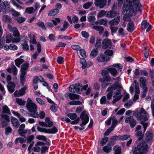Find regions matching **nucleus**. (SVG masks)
Returning <instances> with one entry per match:
<instances>
[{
	"instance_id": "44",
	"label": "nucleus",
	"mask_w": 154,
	"mask_h": 154,
	"mask_svg": "<svg viewBox=\"0 0 154 154\" xmlns=\"http://www.w3.org/2000/svg\"><path fill=\"white\" fill-rule=\"evenodd\" d=\"M45 122L47 125V127H51L53 125V123L51 121L49 117H47L45 119Z\"/></svg>"
},
{
	"instance_id": "38",
	"label": "nucleus",
	"mask_w": 154,
	"mask_h": 154,
	"mask_svg": "<svg viewBox=\"0 0 154 154\" xmlns=\"http://www.w3.org/2000/svg\"><path fill=\"white\" fill-rule=\"evenodd\" d=\"M29 66L28 63H25L23 64L21 66V72H24L26 73V70L28 69Z\"/></svg>"
},
{
	"instance_id": "61",
	"label": "nucleus",
	"mask_w": 154,
	"mask_h": 154,
	"mask_svg": "<svg viewBox=\"0 0 154 154\" xmlns=\"http://www.w3.org/2000/svg\"><path fill=\"white\" fill-rule=\"evenodd\" d=\"M36 25L41 28L42 29L45 30H46V27L43 22L39 21L36 23Z\"/></svg>"
},
{
	"instance_id": "18",
	"label": "nucleus",
	"mask_w": 154,
	"mask_h": 154,
	"mask_svg": "<svg viewBox=\"0 0 154 154\" xmlns=\"http://www.w3.org/2000/svg\"><path fill=\"white\" fill-rule=\"evenodd\" d=\"M115 80V84L112 85L110 87H112L113 85H114V87L115 89L116 90L117 87H120L121 83V79L119 76H118L116 78H113L112 79V81Z\"/></svg>"
},
{
	"instance_id": "63",
	"label": "nucleus",
	"mask_w": 154,
	"mask_h": 154,
	"mask_svg": "<svg viewBox=\"0 0 154 154\" xmlns=\"http://www.w3.org/2000/svg\"><path fill=\"white\" fill-rule=\"evenodd\" d=\"M51 21L55 26H56L60 22L61 20L60 18H56L54 19L51 20Z\"/></svg>"
},
{
	"instance_id": "11",
	"label": "nucleus",
	"mask_w": 154,
	"mask_h": 154,
	"mask_svg": "<svg viewBox=\"0 0 154 154\" xmlns=\"http://www.w3.org/2000/svg\"><path fill=\"white\" fill-rule=\"evenodd\" d=\"M140 83L141 88H143L145 92L147 91V88L146 87V82L145 77H141L140 78Z\"/></svg>"
},
{
	"instance_id": "41",
	"label": "nucleus",
	"mask_w": 154,
	"mask_h": 154,
	"mask_svg": "<svg viewBox=\"0 0 154 154\" xmlns=\"http://www.w3.org/2000/svg\"><path fill=\"white\" fill-rule=\"evenodd\" d=\"M103 150L105 152L109 153L111 151L112 147L110 145H107L103 148Z\"/></svg>"
},
{
	"instance_id": "37",
	"label": "nucleus",
	"mask_w": 154,
	"mask_h": 154,
	"mask_svg": "<svg viewBox=\"0 0 154 154\" xmlns=\"http://www.w3.org/2000/svg\"><path fill=\"white\" fill-rule=\"evenodd\" d=\"M70 99L71 100L75 99H79V96L75 94L69 93L68 95Z\"/></svg>"
},
{
	"instance_id": "56",
	"label": "nucleus",
	"mask_w": 154,
	"mask_h": 154,
	"mask_svg": "<svg viewBox=\"0 0 154 154\" xmlns=\"http://www.w3.org/2000/svg\"><path fill=\"white\" fill-rule=\"evenodd\" d=\"M58 130L55 127H54L51 129H48V133L55 134L57 132Z\"/></svg>"
},
{
	"instance_id": "24",
	"label": "nucleus",
	"mask_w": 154,
	"mask_h": 154,
	"mask_svg": "<svg viewBox=\"0 0 154 154\" xmlns=\"http://www.w3.org/2000/svg\"><path fill=\"white\" fill-rule=\"evenodd\" d=\"M102 75L104 77V78L106 83L110 81H112L111 77L105 71H103L102 73Z\"/></svg>"
},
{
	"instance_id": "3",
	"label": "nucleus",
	"mask_w": 154,
	"mask_h": 154,
	"mask_svg": "<svg viewBox=\"0 0 154 154\" xmlns=\"http://www.w3.org/2000/svg\"><path fill=\"white\" fill-rule=\"evenodd\" d=\"M26 106L27 109L30 112V116L34 118L38 117V114L37 111V106L32 102L30 98H28L27 100Z\"/></svg>"
},
{
	"instance_id": "20",
	"label": "nucleus",
	"mask_w": 154,
	"mask_h": 154,
	"mask_svg": "<svg viewBox=\"0 0 154 154\" xmlns=\"http://www.w3.org/2000/svg\"><path fill=\"white\" fill-rule=\"evenodd\" d=\"M91 25L92 26V28L93 29L99 32V34H101L103 32L104 29L102 26L95 25L93 23H91Z\"/></svg>"
},
{
	"instance_id": "58",
	"label": "nucleus",
	"mask_w": 154,
	"mask_h": 154,
	"mask_svg": "<svg viewBox=\"0 0 154 154\" xmlns=\"http://www.w3.org/2000/svg\"><path fill=\"white\" fill-rule=\"evenodd\" d=\"M69 104L72 105H80L82 104V102L79 101H72L69 102Z\"/></svg>"
},
{
	"instance_id": "60",
	"label": "nucleus",
	"mask_w": 154,
	"mask_h": 154,
	"mask_svg": "<svg viewBox=\"0 0 154 154\" xmlns=\"http://www.w3.org/2000/svg\"><path fill=\"white\" fill-rule=\"evenodd\" d=\"M131 137L130 135H124L120 137L119 140H127Z\"/></svg>"
},
{
	"instance_id": "49",
	"label": "nucleus",
	"mask_w": 154,
	"mask_h": 154,
	"mask_svg": "<svg viewBox=\"0 0 154 154\" xmlns=\"http://www.w3.org/2000/svg\"><path fill=\"white\" fill-rule=\"evenodd\" d=\"M26 140L25 138L24 139L21 137L18 138L15 140V143H20L22 144L25 143Z\"/></svg>"
},
{
	"instance_id": "50",
	"label": "nucleus",
	"mask_w": 154,
	"mask_h": 154,
	"mask_svg": "<svg viewBox=\"0 0 154 154\" xmlns=\"http://www.w3.org/2000/svg\"><path fill=\"white\" fill-rule=\"evenodd\" d=\"M104 54L106 56H112L113 54V51L111 49L107 50L104 51Z\"/></svg>"
},
{
	"instance_id": "53",
	"label": "nucleus",
	"mask_w": 154,
	"mask_h": 154,
	"mask_svg": "<svg viewBox=\"0 0 154 154\" xmlns=\"http://www.w3.org/2000/svg\"><path fill=\"white\" fill-rule=\"evenodd\" d=\"M115 150V154H121V147L115 146L114 147Z\"/></svg>"
},
{
	"instance_id": "28",
	"label": "nucleus",
	"mask_w": 154,
	"mask_h": 154,
	"mask_svg": "<svg viewBox=\"0 0 154 154\" xmlns=\"http://www.w3.org/2000/svg\"><path fill=\"white\" fill-rule=\"evenodd\" d=\"M59 10L57 8L53 9L51 10L48 14V16H54L59 12Z\"/></svg>"
},
{
	"instance_id": "36",
	"label": "nucleus",
	"mask_w": 154,
	"mask_h": 154,
	"mask_svg": "<svg viewBox=\"0 0 154 154\" xmlns=\"http://www.w3.org/2000/svg\"><path fill=\"white\" fill-rule=\"evenodd\" d=\"M29 38L30 39L29 42L31 44H37V42L35 40V36L33 35H32L30 34L29 35Z\"/></svg>"
},
{
	"instance_id": "9",
	"label": "nucleus",
	"mask_w": 154,
	"mask_h": 154,
	"mask_svg": "<svg viewBox=\"0 0 154 154\" xmlns=\"http://www.w3.org/2000/svg\"><path fill=\"white\" fill-rule=\"evenodd\" d=\"M125 122L126 123L128 124L131 128H134L137 123L136 120L132 116L126 118L125 119Z\"/></svg>"
},
{
	"instance_id": "39",
	"label": "nucleus",
	"mask_w": 154,
	"mask_h": 154,
	"mask_svg": "<svg viewBox=\"0 0 154 154\" xmlns=\"http://www.w3.org/2000/svg\"><path fill=\"white\" fill-rule=\"evenodd\" d=\"M25 12L29 14L34 13V8L32 7H27L26 9Z\"/></svg>"
},
{
	"instance_id": "7",
	"label": "nucleus",
	"mask_w": 154,
	"mask_h": 154,
	"mask_svg": "<svg viewBox=\"0 0 154 154\" xmlns=\"http://www.w3.org/2000/svg\"><path fill=\"white\" fill-rule=\"evenodd\" d=\"M0 120L1 121L2 127L4 128L7 126L10 122L9 117L5 114L1 115Z\"/></svg>"
},
{
	"instance_id": "19",
	"label": "nucleus",
	"mask_w": 154,
	"mask_h": 154,
	"mask_svg": "<svg viewBox=\"0 0 154 154\" xmlns=\"http://www.w3.org/2000/svg\"><path fill=\"white\" fill-rule=\"evenodd\" d=\"M120 17L118 16L109 22L110 26H113L117 25L120 22Z\"/></svg>"
},
{
	"instance_id": "14",
	"label": "nucleus",
	"mask_w": 154,
	"mask_h": 154,
	"mask_svg": "<svg viewBox=\"0 0 154 154\" xmlns=\"http://www.w3.org/2000/svg\"><path fill=\"white\" fill-rule=\"evenodd\" d=\"M141 28L143 29H146V32L149 31L152 28L151 26L147 22L146 20L143 21L141 24Z\"/></svg>"
},
{
	"instance_id": "29",
	"label": "nucleus",
	"mask_w": 154,
	"mask_h": 154,
	"mask_svg": "<svg viewBox=\"0 0 154 154\" xmlns=\"http://www.w3.org/2000/svg\"><path fill=\"white\" fill-rule=\"evenodd\" d=\"M107 71L113 76H115L118 74V72L114 67H111L107 69Z\"/></svg>"
},
{
	"instance_id": "5",
	"label": "nucleus",
	"mask_w": 154,
	"mask_h": 154,
	"mask_svg": "<svg viewBox=\"0 0 154 154\" xmlns=\"http://www.w3.org/2000/svg\"><path fill=\"white\" fill-rule=\"evenodd\" d=\"M80 118L82 121V123L80 124V127L79 128L81 130L85 128V125L89 121V118L88 115L86 112H82L80 116Z\"/></svg>"
},
{
	"instance_id": "48",
	"label": "nucleus",
	"mask_w": 154,
	"mask_h": 154,
	"mask_svg": "<svg viewBox=\"0 0 154 154\" xmlns=\"http://www.w3.org/2000/svg\"><path fill=\"white\" fill-rule=\"evenodd\" d=\"M80 63L82 64V68L85 69L87 67V64L85 59L84 58H81L80 59Z\"/></svg>"
},
{
	"instance_id": "10",
	"label": "nucleus",
	"mask_w": 154,
	"mask_h": 154,
	"mask_svg": "<svg viewBox=\"0 0 154 154\" xmlns=\"http://www.w3.org/2000/svg\"><path fill=\"white\" fill-rule=\"evenodd\" d=\"M121 91L120 90H117L114 92V98L112 102L113 104H114L122 98V95L121 94Z\"/></svg>"
},
{
	"instance_id": "16",
	"label": "nucleus",
	"mask_w": 154,
	"mask_h": 154,
	"mask_svg": "<svg viewBox=\"0 0 154 154\" xmlns=\"http://www.w3.org/2000/svg\"><path fill=\"white\" fill-rule=\"evenodd\" d=\"M95 1L94 4L95 6L100 8H103L106 5V0H95Z\"/></svg>"
},
{
	"instance_id": "22",
	"label": "nucleus",
	"mask_w": 154,
	"mask_h": 154,
	"mask_svg": "<svg viewBox=\"0 0 154 154\" xmlns=\"http://www.w3.org/2000/svg\"><path fill=\"white\" fill-rule=\"evenodd\" d=\"M7 88L8 91L12 93L14 91V88H15V84L13 82L9 83L7 85Z\"/></svg>"
},
{
	"instance_id": "31",
	"label": "nucleus",
	"mask_w": 154,
	"mask_h": 154,
	"mask_svg": "<svg viewBox=\"0 0 154 154\" xmlns=\"http://www.w3.org/2000/svg\"><path fill=\"white\" fill-rule=\"evenodd\" d=\"M75 92L79 93L82 90V86L80 83H76L75 85Z\"/></svg>"
},
{
	"instance_id": "6",
	"label": "nucleus",
	"mask_w": 154,
	"mask_h": 154,
	"mask_svg": "<svg viewBox=\"0 0 154 154\" xmlns=\"http://www.w3.org/2000/svg\"><path fill=\"white\" fill-rule=\"evenodd\" d=\"M8 5L9 4L8 2L7 1L3 2L0 5V12L2 11L5 14L10 12L11 11V9L8 6Z\"/></svg>"
},
{
	"instance_id": "46",
	"label": "nucleus",
	"mask_w": 154,
	"mask_h": 154,
	"mask_svg": "<svg viewBox=\"0 0 154 154\" xmlns=\"http://www.w3.org/2000/svg\"><path fill=\"white\" fill-rule=\"evenodd\" d=\"M69 24L66 21H64L63 24V27L60 29L61 31H64L69 26Z\"/></svg>"
},
{
	"instance_id": "25",
	"label": "nucleus",
	"mask_w": 154,
	"mask_h": 154,
	"mask_svg": "<svg viewBox=\"0 0 154 154\" xmlns=\"http://www.w3.org/2000/svg\"><path fill=\"white\" fill-rule=\"evenodd\" d=\"M107 22L108 20L106 19H103L96 21L94 23L96 25H103L105 26H106Z\"/></svg>"
},
{
	"instance_id": "17",
	"label": "nucleus",
	"mask_w": 154,
	"mask_h": 154,
	"mask_svg": "<svg viewBox=\"0 0 154 154\" xmlns=\"http://www.w3.org/2000/svg\"><path fill=\"white\" fill-rule=\"evenodd\" d=\"M8 28L13 33L14 36V37H20V33L15 27H12L11 25H8Z\"/></svg>"
},
{
	"instance_id": "21",
	"label": "nucleus",
	"mask_w": 154,
	"mask_h": 154,
	"mask_svg": "<svg viewBox=\"0 0 154 154\" xmlns=\"http://www.w3.org/2000/svg\"><path fill=\"white\" fill-rule=\"evenodd\" d=\"M7 71L9 73H12L13 75L15 76L17 74L18 70L16 66L13 65L11 67L8 68Z\"/></svg>"
},
{
	"instance_id": "27",
	"label": "nucleus",
	"mask_w": 154,
	"mask_h": 154,
	"mask_svg": "<svg viewBox=\"0 0 154 154\" xmlns=\"http://www.w3.org/2000/svg\"><path fill=\"white\" fill-rule=\"evenodd\" d=\"M135 89V92L136 94H139L140 91H139V87L138 85V84L136 80H135L132 85Z\"/></svg>"
},
{
	"instance_id": "8",
	"label": "nucleus",
	"mask_w": 154,
	"mask_h": 154,
	"mask_svg": "<svg viewBox=\"0 0 154 154\" xmlns=\"http://www.w3.org/2000/svg\"><path fill=\"white\" fill-rule=\"evenodd\" d=\"M102 47L104 49L109 48L113 49L114 48L112 46L111 40L108 39H105L103 41Z\"/></svg>"
},
{
	"instance_id": "54",
	"label": "nucleus",
	"mask_w": 154,
	"mask_h": 154,
	"mask_svg": "<svg viewBox=\"0 0 154 154\" xmlns=\"http://www.w3.org/2000/svg\"><path fill=\"white\" fill-rule=\"evenodd\" d=\"M93 4V3L92 2H87L83 5V7L85 9H88Z\"/></svg>"
},
{
	"instance_id": "55",
	"label": "nucleus",
	"mask_w": 154,
	"mask_h": 154,
	"mask_svg": "<svg viewBox=\"0 0 154 154\" xmlns=\"http://www.w3.org/2000/svg\"><path fill=\"white\" fill-rule=\"evenodd\" d=\"M112 66L116 67L118 71L121 72L122 69V65L120 64H114L112 65Z\"/></svg>"
},
{
	"instance_id": "12",
	"label": "nucleus",
	"mask_w": 154,
	"mask_h": 154,
	"mask_svg": "<svg viewBox=\"0 0 154 154\" xmlns=\"http://www.w3.org/2000/svg\"><path fill=\"white\" fill-rule=\"evenodd\" d=\"M27 89V87L25 86L19 91H16L14 93V94L16 97H20L23 96L25 93V91Z\"/></svg>"
},
{
	"instance_id": "34",
	"label": "nucleus",
	"mask_w": 154,
	"mask_h": 154,
	"mask_svg": "<svg viewBox=\"0 0 154 154\" xmlns=\"http://www.w3.org/2000/svg\"><path fill=\"white\" fill-rule=\"evenodd\" d=\"M153 135L150 132L147 131L146 134V140L147 142L152 140L153 138Z\"/></svg>"
},
{
	"instance_id": "47",
	"label": "nucleus",
	"mask_w": 154,
	"mask_h": 154,
	"mask_svg": "<svg viewBox=\"0 0 154 154\" xmlns=\"http://www.w3.org/2000/svg\"><path fill=\"white\" fill-rule=\"evenodd\" d=\"M26 74V72H21L20 75V79L21 83L22 85H23L24 84V82L25 81V75Z\"/></svg>"
},
{
	"instance_id": "15",
	"label": "nucleus",
	"mask_w": 154,
	"mask_h": 154,
	"mask_svg": "<svg viewBox=\"0 0 154 154\" xmlns=\"http://www.w3.org/2000/svg\"><path fill=\"white\" fill-rule=\"evenodd\" d=\"M110 59L109 57L103 54H101L100 56L97 58V60L99 62H105L108 61Z\"/></svg>"
},
{
	"instance_id": "26",
	"label": "nucleus",
	"mask_w": 154,
	"mask_h": 154,
	"mask_svg": "<svg viewBox=\"0 0 154 154\" xmlns=\"http://www.w3.org/2000/svg\"><path fill=\"white\" fill-rule=\"evenodd\" d=\"M117 13L114 11H110L107 12L106 16L109 18H112L117 16Z\"/></svg>"
},
{
	"instance_id": "52",
	"label": "nucleus",
	"mask_w": 154,
	"mask_h": 154,
	"mask_svg": "<svg viewBox=\"0 0 154 154\" xmlns=\"http://www.w3.org/2000/svg\"><path fill=\"white\" fill-rule=\"evenodd\" d=\"M16 102L20 105H24L25 104L26 102L20 98H16Z\"/></svg>"
},
{
	"instance_id": "30",
	"label": "nucleus",
	"mask_w": 154,
	"mask_h": 154,
	"mask_svg": "<svg viewBox=\"0 0 154 154\" xmlns=\"http://www.w3.org/2000/svg\"><path fill=\"white\" fill-rule=\"evenodd\" d=\"M134 29V24L132 22L130 21L127 25V30L129 32H132Z\"/></svg>"
},
{
	"instance_id": "1",
	"label": "nucleus",
	"mask_w": 154,
	"mask_h": 154,
	"mask_svg": "<svg viewBox=\"0 0 154 154\" xmlns=\"http://www.w3.org/2000/svg\"><path fill=\"white\" fill-rule=\"evenodd\" d=\"M141 6L140 0H125L122 12L126 16H132L140 11Z\"/></svg>"
},
{
	"instance_id": "45",
	"label": "nucleus",
	"mask_w": 154,
	"mask_h": 154,
	"mask_svg": "<svg viewBox=\"0 0 154 154\" xmlns=\"http://www.w3.org/2000/svg\"><path fill=\"white\" fill-rule=\"evenodd\" d=\"M98 51L97 48L93 49L91 52L90 56L92 58L95 57L97 54Z\"/></svg>"
},
{
	"instance_id": "62",
	"label": "nucleus",
	"mask_w": 154,
	"mask_h": 154,
	"mask_svg": "<svg viewBox=\"0 0 154 154\" xmlns=\"http://www.w3.org/2000/svg\"><path fill=\"white\" fill-rule=\"evenodd\" d=\"M12 130V129L11 127L9 126L7 127L5 129V134L6 135H9L11 133Z\"/></svg>"
},
{
	"instance_id": "57",
	"label": "nucleus",
	"mask_w": 154,
	"mask_h": 154,
	"mask_svg": "<svg viewBox=\"0 0 154 154\" xmlns=\"http://www.w3.org/2000/svg\"><path fill=\"white\" fill-rule=\"evenodd\" d=\"M133 103L132 100H130L129 101L125 103L124 105V106L126 108L128 109L132 106Z\"/></svg>"
},
{
	"instance_id": "35",
	"label": "nucleus",
	"mask_w": 154,
	"mask_h": 154,
	"mask_svg": "<svg viewBox=\"0 0 154 154\" xmlns=\"http://www.w3.org/2000/svg\"><path fill=\"white\" fill-rule=\"evenodd\" d=\"M111 119L112 122V125L110 127L114 129L118 123V121L115 117H111Z\"/></svg>"
},
{
	"instance_id": "33",
	"label": "nucleus",
	"mask_w": 154,
	"mask_h": 154,
	"mask_svg": "<svg viewBox=\"0 0 154 154\" xmlns=\"http://www.w3.org/2000/svg\"><path fill=\"white\" fill-rule=\"evenodd\" d=\"M100 103L101 104H109L110 103V101L106 99L105 96L102 97L100 99Z\"/></svg>"
},
{
	"instance_id": "13",
	"label": "nucleus",
	"mask_w": 154,
	"mask_h": 154,
	"mask_svg": "<svg viewBox=\"0 0 154 154\" xmlns=\"http://www.w3.org/2000/svg\"><path fill=\"white\" fill-rule=\"evenodd\" d=\"M114 85L112 87H109L106 90V92H108L106 95L107 99L109 101L112 99L113 91L115 90L114 87Z\"/></svg>"
},
{
	"instance_id": "59",
	"label": "nucleus",
	"mask_w": 154,
	"mask_h": 154,
	"mask_svg": "<svg viewBox=\"0 0 154 154\" xmlns=\"http://www.w3.org/2000/svg\"><path fill=\"white\" fill-rule=\"evenodd\" d=\"M36 138L38 140H42L46 141L47 140L46 137L42 135H38L36 137Z\"/></svg>"
},
{
	"instance_id": "51",
	"label": "nucleus",
	"mask_w": 154,
	"mask_h": 154,
	"mask_svg": "<svg viewBox=\"0 0 154 154\" xmlns=\"http://www.w3.org/2000/svg\"><path fill=\"white\" fill-rule=\"evenodd\" d=\"M68 116L72 120H74L76 119L77 114L75 113H71L67 114Z\"/></svg>"
},
{
	"instance_id": "2",
	"label": "nucleus",
	"mask_w": 154,
	"mask_h": 154,
	"mask_svg": "<svg viewBox=\"0 0 154 154\" xmlns=\"http://www.w3.org/2000/svg\"><path fill=\"white\" fill-rule=\"evenodd\" d=\"M133 115L138 120L140 121V123L143 126V131L145 132L149 125V123L144 122L148 119L149 117L148 114L143 108H141L140 109L136 110L134 112Z\"/></svg>"
},
{
	"instance_id": "64",
	"label": "nucleus",
	"mask_w": 154,
	"mask_h": 154,
	"mask_svg": "<svg viewBox=\"0 0 154 154\" xmlns=\"http://www.w3.org/2000/svg\"><path fill=\"white\" fill-rule=\"evenodd\" d=\"M106 12L104 10H102L97 15V17L100 18L101 17L105 15H106Z\"/></svg>"
},
{
	"instance_id": "43",
	"label": "nucleus",
	"mask_w": 154,
	"mask_h": 154,
	"mask_svg": "<svg viewBox=\"0 0 154 154\" xmlns=\"http://www.w3.org/2000/svg\"><path fill=\"white\" fill-rule=\"evenodd\" d=\"M2 112L4 113L10 114V111L7 105H4L2 107Z\"/></svg>"
},
{
	"instance_id": "4",
	"label": "nucleus",
	"mask_w": 154,
	"mask_h": 154,
	"mask_svg": "<svg viewBox=\"0 0 154 154\" xmlns=\"http://www.w3.org/2000/svg\"><path fill=\"white\" fill-rule=\"evenodd\" d=\"M148 149V147L144 141H142L135 149L134 154H146Z\"/></svg>"
},
{
	"instance_id": "42",
	"label": "nucleus",
	"mask_w": 154,
	"mask_h": 154,
	"mask_svg": "<svg viewBox=\"0 0 154 154\" xmlns=\"http://www.w3.org/2000/svg\"><path fill=\"white\" fill-rule=\"evenodd\" d=\"M24 62L23 59L17 58L15 60V65L18 67H20V65Z\"/></svg>"
},
{
	"instance_id": "32",
	"label": "nucleus",
	"mask_w": 154,
	"mask_h": 154,
	"mask_svg": "<svg viewBox=\"0 0 154 154\" xmlns=\"http://www.w3.org/2000/svg\"><path fill=\"white\" fill-rule=\"evenodd\" d=\"M2 20L4 22L10 23L11 20L8 15H5L2 17Z\"/></svg>"
},
{
	"instance_id": "40",
	"label": "nucleus",
	"mask_w": 154,
	"mask_h": 154,
	"mask_svg": "<svg viewBox=\"0 0 154 154\" xmlns=\"http://www.w3.org/2000/svg\"><path fill=\"white\" fill-rule=\"evenodd\" d=\"M13 38V36L11 34H8L6 37L5 39V41L6 43H9L12 41Z\"/></svg>"
},
{
	"instance_id": "23",
	"label": "nucleus",
	"mask_w": 154,
	"mask_h": 154,
	"mask_svg": "<svg viewBox=\"0 0 154 154\" xmlns=\"http://www.w3.org/2000/svg\"><path fill=\"white\" fill-rule=\"evenodd\" d=\"M11 122L13 126L15 128H18L19 125L18 120L14 117H11Z\"/></svg>"
}]
</instances>
